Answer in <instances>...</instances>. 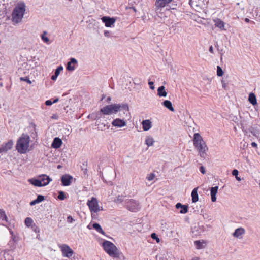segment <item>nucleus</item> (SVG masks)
<instances>
[{
  "mask_svg": "<svg viewBox=\"0 0 260 260\" xmlns=\"http://www.w3.org/2000/svg\"><path fill=\"white\" fill-rule=\"evenodd\" d=\"M47 34V32L45 31H44L43 33V34L41 35V39L43 40V41L46 43L49 44V38L46 36V35Z\"/></svg>",
  "mask_w": 260,
  "mask_h": 260,
  "instance_id": "nucleus-35",
  "label": "nucleus"
},
{
  "mask_svg": "<svg viewBox=\"0 0 260 260\" xmlns=\"http://www.w3.org/2000/svg\"><path fill=\"white\" fill-rule=\"evenodd\" d=\"M58 101V99L56 98L55 100H54V101L52 102V103H56Z\"/></svg>",
  "mask_w": 260,
  "mask_h": 260,
  "instance_id": "nucleus-56",
  "label": "nucleus"
},
{
  "mask_svg": "<svg viewBox=\"0 0 260 260\" xmlns=\"http://www.w3.org/2000/svg\"><path fill=\"white\" fill-rule=\"evenodd\" d=\"M26 10V5L24 2L20 1L18 2L12 13V21L14 24L20 23L24 16Z\"/></svg>",
  "mask_w": 260,
  "mask_h": 260,
  "instance_id": "nucleus-1",
  "label": "nucleus"
},
{
  "mask_svg": "<svg viewBox=\"0 0 260 260\" xmlns=\"http://www.w3.org/2000/svg\"><path fill=\"white\" fill-rule=\"evenodd\" d=\"M173 0H156L155 6L156 8H164Z\"/></svg>",
  "mask_w": 260,
  "mask_h": 260,
  "instance_id": "nucleus-17",
  "label": "nucleus"
},
{
  "mask_svg": "<svg viewBox=\"0 0 260 260\" xmlns=\"http://www.w3.org/2000/svg\"><path fill=\"white\" fill-rule=\"evenodd\" d=\"M214 25L221 30H226L225 23L220 19L216 18L213 20Z\"/></svg>",
  "mask_w": 260,
  "mask_h": 260,
  "instance_id": "nucleus-12",
  "label": "nucleus"
},
{
  "mask_svg": "<svg viewBox=\"0 0 260 260\" xmlns=\"http://www.w3.org/2000/svg\"><path fill=\"white\" fill-rule=\"evenodd\" d=\"M193 144L199 151L200 156L205 158L207 155L208 147L202 137L199 133H195L193 136Z\"/></svg>",
  "mask_w": 260,
  "mask_h": 260,
  "instance_id": "nucleus-3",
  "label": "nucleus"
},
{
  "mask_svg": "<svg viewBox=\"0 0 260 260\" xmlns=\"http://www.w3.org/2000/svg\"><path fill=\"white\" fill-rule=\"evenodd\" d=\"M102 246L110 256L114 258H119L120 253L117 247L111 242L104 240L102 244Z\"/></svg>",
  "mask_w": 260,
  "mask_h": 260,
  "instance_id": "nucleus-5",
  "label": "nucleus"
},
{
  "mask_svg": "<svg viewBox=\"0 0 260 260\" xmlns=\"http://www.w3.org/2000/svg\"><path fill=\"white\" fill-rule=\"evenodd\" d=\"M92 226L99 233L104 235L105 234V233L99 223H95L93 224Z\"/></svg>",
  "mask_w": 260,
  "mask_h": 260,
  "instance_id": "nucleus-33",
  "label": "nucleus"
},
{
  "mask_svg": "<svg viewBox=\"0 0 260 260\" xmlns=\"http://www.w3.org/2000/svg\"><path fill=\"white\" fill-rule=\"evenodd\" d=\"M154 142L155 141L152 137L150 136H146L145 140V144L147 145L148 147L153 146Z\"/></svg>",
  "mask_w": 260,
  "mask_h": 260,
  "instance_id": "nucleus-26",
  "label": "nucleus"
},
{
  "mask_svg": "<svg viewBox=\"0 0 260 260\" xmlns=\"http://www.w3.org/2000/svg\"><path fill=\"white\" fill-rule=\"evenodd\" d=\"M251 146L253 147H257V144L255 142H252Z\"/></svg>",
  "mask_w": 260,
  "mask_h": 260,
  "instance_id": "nucleus-52",
  "label": "nucleus"
},
{
  "mask_svg": "<svg viewBox=\"0 0 260 260\" xmlns=\"http://www.w3.org/2000/svg\"><path fill=\"white\" fill-rule=\"evenodd\" d=\"M38 178L43 186H46L52 181V179L45 174L39 175Z\"/></svg>",
  "mask_w": 260,
  "mask_h": 260,
  "instance_id": "nucleus-13",
  "label": "nucleus"
},
{
  "mask_svg": "<svg viewBox=\"0 0 260 260\" xmlns=\"http://www.w3.org/2000/svg\"><path fill=\"white\" fill-rule=\"evenodd\" d=\"M20 79L21 81H25L29 84H31V83H32L31 81L27 77H21L20 78Z\"/></svg>",
  "mask_w": 260,
  "mask_h": 260,
  "instance_id": "nucleus-43",
  "label": "nucleus"
},
{
  "mask_svg": "<svg viewBox=\"0 0 260 260\" xmlns=\"http://www.w3.org/2000/svg\"><path fill=\"white\" fill-rule=\"evenodd\" d=\"M118 111H122L125 114L126 112L128 111V105L127 104H114L107 105L101 108V112L106 115L116 114Z\"/></svg>",
  "mask_w": 260,
  "mask_h": 260,
  "instance_id": "nucleus-2",
  "label": "nucleus"
},
{
  "mask_svg": "<svg viewBox=\"0 0 260 260\" xmlns=\"http://www.w3.org/2000/svg\"><path fill=\"white\" fill-rule=\"evenodd\" d=\"M61 167V166L60 165H58V166H57V168H58V169H59V168H60Z\"/></svg>",
  "mask_w": 260,
  "mask_h": 260,
  "instance_id": "nucleus-63",
  "label": "nucleus"
},
{
  "mask_svg": "<svg viewBox=\"0 0 260 260\" xmlns=\"http://www.w3.org/2000/svg\"><path fill=\"white\" fill-rule=\"evenodd\" d=\"M209 50L212 53L213 52V47L212 46L210 47Z\"/></svg>",
  "mask_w": 260,
  "mask_h": 260,
  "instance_id": "nucleus-54",
  "label": "nucleus"
},
{
  "mask_svg": "<svg viewBox=\"0 0 260 260\" xmlns=\"http://www.w3.org/2000/svg\"><path fill=\"white\" fill-rule=\"evenodd\" d=\"M77 63V60L74 58H72L70 59V61L67 63V69L68 71H72L75 70V67L72 66V64H76Z\"/></svg>",
  "mask_w": 260,
  "mask_h": 260,
  "instance_id": "nucleus-23",
  "label": "nucleus"
},
{
  "mask_svg": "<svg viewBox=\"0 0 260 260\" xmlns=\"http://www.w3.org/2000/svg\"><path fill=\"white\" fill-rule=\"evenodd\" d=\"M124 200V197L122 196H118L114 200V202L117 204H120Z\"/></svg>",
  "mask_w": 260,
  "mask_h": 260,
  "instance_id": "nucleus-38",
  "label": "nucleus"
},
{
  "mask_svg": "<svg viewBox=\"0 0 260 260\" xmlns=\"http://www.w3.org/2000/svg\"><path fill=\"white\" fill-rule=\"evenodd\" d=\"M245 233V230L242 227L236 229L232 234V236L236 238L241 239Z\"/></svg>",
  "mask_w": 260,
  "mask_h": 260,
  "instance_id": "nucleus-10",
  "label": "nucleus"
},
{
  "mask_svg": "<svg viewBox=\"0 0 260 260\" xmlns=\"http://www.w3.org/2000/svg\"><path fill=\"white\" fill-rule=\"evenodd\" d=\"M194 245L197 249H203L206 245V242L204 240H196Z\"/></svg>",
  "mask_w": 260,
  "mask_h": 260,
  "instance_id": "nucleus-20",
  "label": "nucleus"
},
{
  "mask_svg": "<svg viewBox=\"0 0 260 260\" xmlns=\"http://www.w3.org/2000/svg\"><path fill=\"white\" fill-rule=\"evenodd\" d=\"M63 257L70 258L73 254V250L67 245L62 244L59 246Z\"/></svg>",
  "mask_w": 260,
  "mask_h": 260,
  "instance_id": "nucleus-8",
  "label": "nucleus"
},
{
  "mask_svg": "<svg viewBox=\"0 0 260 260\" xmlns=\"http://www.w3.org/2000/svg\"><path fill=\"white\" fill-rule=\"evenodd\" d=\"M33 222V220L31 218L27 217L25 219V224L27 226L29 227L31 225Z\"/></svg>",
  "mask_w": 260,
  "mask_h": 260,
  "instance_id": "nucleus-36",
  "label": "nucleus"
},
{
  "mask_svg": "<svg viewBox=\"0 0 260 260\" xmlns=\"http://www.w3.org/2000/svg\"><path fill=\"white\" fill-rule=\"evenodd\" d=\"M236 179L238 180V181H240L241 180V178H239L238 176H237V177H235Z\"/></svg>",
  "mask_w": 260,
  "mask_h": 260,
  "instance_id": "nucleus-59",
  "label": "nucleus"
},
{
  "mask_svg": "<svg viewBox=\"0 0 260 260\" xmlns=\"http://www.w3.org/2000/svg\"><path fill=\"white\" fill-rule=\"evenodd\" d=\"M57 77H58V76L54 73V75L52 76L51 79L53 80H55L56 79V78H57Z\"/></svg>",
  "mask_w": 260,
  "mask_h": 260,
  "instance_id": "nucleus-51",
  "label": "nucleus"
},
{
  "mask_svg": "<svg viewBox=\"0 0 260 260\" xmlns=\"http://www.w3.org/2000/svg\"><path fill=\"white\" fill-rule=\"evenodd\" d=\"M73 177L69 175H64L61 177V181L63 186H69L71 184V181Z\"/></svg>",
  "mask_w": 260,
  "mask_h": 260,
  "instance_id": "nucleus-15",
  "label": "nucleus"
},
{
  "mask_svg": "<svg viewBox=\"0 0 260 260\" xmlns=\"http://www.w3.org/2000/svg\"><path fill=\"white\" fill-rule=\"evenodd\" d=\"M111 124L116 128H122L126 126V123L124 119L117 118L112 121Z\"/></svg>",
  "mask_w": 260,
  "mask_h": 260,
  "instance_id": "nucleus-9",
  "label": "nucleus"
},
{
  "mask_svg": "<svg viewBox=\"0 0 260 260\" xmlns=\"http://www.w3.org/2000/svg\"><path fill=\"white\" fill-rule=\"evenodd\" d=\"M104 115H105L104 114V113L101 112V109L100 111L90 114L88 116V117L89 118H91V119H92L93 120H98L101 118H104Z\"/></svg>",
  "mask_w": 260,
  "mask_h": 260,
  "instance_id": "nucleus-14",
  "label": "nucleus"
},
{
  "mask_svg": "<svg viewBox=\"0 0 260 260\" xmlns=\"http://www.w3.org/2000/svg\"><path fill=\"white\" fill-rule=\"evenodd\" d=\"M148 84L150 85V88L152 90L154 89V86H153L154 83L152 81H149Z\"/></svg>",
  "mask_w": 260,
  "mask_h": 260,
  "instance_id": "nucleus-47",
  "label": "nucleus"
},
{
  "mask_svg": "<svg viewBox=\"0 0 260 260\" xmlns=\"http://www.w3.org/2000/svg\"><path fill=\"white\" fill-rule=\"evenodd\" d=\"M223 74V72L220 66L217 67V75L218 76H222Z\"/></svg>",
  "mask_w": 260,
  "mask_h": 260,
  "instance_id": "nucleus-39",
  "label": "nucleus"
},
{
  "mask_svg": "<svg viewBox=\"0 0 260 260\" xmlns=\"http://www.w3.org/2000/svg\"><path fill=\"white\" fill-rule=\"evenodd\" d=\"M0 220L5 221L6 222H8V219L7 217L5 211L3 210L0 209Z\"/></svg>",
  "mask_w": 260,
  "mask_h": 260,
  "instance_id": "nucleus-34",
  "label": "nucleus"
},
{
  "mask_svg": "<svg viewBox=\"0 0 260 260\" xmlns=\"http://www.w3.org/2000/svg\"><path fill=\"white\" fill-rule=\"evenodd\" d=\"M62 143V140L60 138L56 137L54 139L51 146L54 148L57 149L60 147Z\"/></svg>",
  "mask_w": 260,
  "mask_h": 260,
  "instance_id": "nucleus-19",
  "label": "nucleus"
},
{
  "mask_svg": "<svg viewBox=\"0 0 260 260\" xmlns=\"http://www.w3.org/2000/svg\"><path fill=\"white\" fill-rule=\"evenodd\" d=\"M111 100V97H108L107 99V102L109 103Z\"/></svg>",
  "mask_w": 260,
  "mask_h": 260,
  "instance_id": "nucleus-57",
  "label": "nucleus"
},
{
  "mask_svg": "<svg viewBox=\"0 0 260 260\" xmlns=\"http://www.w3.org/2000/svg\"><path fill=\"white\" fill-rule=\"evenodd\" d=\"M200 171L203 174H205V173H206L205 168L203 166L200 167Z\"/></svg>",
  "mask_w": 260,
  "mask_h": 260,
  "instance_id": "nucleus-48",
  "label": "nucleus"
},
{
  "mask_svg": "<svg viewBox=\"0 0 260 260\" xmlns=\"http://www.w3.org/2000/svg\"><path fill=\"white\" fill-rule=\"evenodd\" d=\"M155 177V175L153 173H150L149 174V175H148L147 177V180H148L149 181H151L152 180L154 179Z\"/></svg>",
  "mask_w": 260,
  "mask_h": 260,
  "instance_id": "nucleus-44",
  "label": "nucleus"
},
{
  "mask_svg": "<svg viewBox=\"0 0 260 260\" xmlns=\"http://www.w3.org/2000/svg\"><path fill=\"white\" fill-rule=\"evenodd\" d=\"M3 256L1 257V260H8V259H14L13 257L8 253V252L6 250H4L3 251Z\"/></svg>",
  "mask_w": 260,
  "mask_h": 260,
  "instance_id": "nucleus-32",
  "label": "nucleus"
},
{
  "mask_svg": "<svg viewBox=\"0 0 260 260\" xmlns=\"http://www.w3.org/2000/svg\"><path fill=\"white\" fill-rule=\"evenodd\" d=\"M238 173H239V172H238V171L237 170L234 169V170H233L232 173V175L233 176H235V177H237V176H238Z\"/></svg>",
  "mask_w": 260,
  "mask_h": 260,
  "instance_id": "nucleus-46",
  "label": "nucleus"
},
{
  "mask_svg": "<svg viewBox=\"0 0 260 260\" xmlns=\"http://www.w3.org/2000/svg\"><path fill=\"white\" fill-rule=\"evenodd\" d=\"M218 189V186H216L215 187H211L210 189L211 201L213 202H214L216 201V195Z\"/></svg>",
  "mask_w": 260,
  "mask_h": 260,
  "instance_id": "nucleus-22",
  "label": "nucleus"
},
{
  "mask_svg": "<svg viewBox=\"0 0 260 260\" xmlns=\"http://www.w3.org/2000/svg\"><path fill=\"white\" fill-rule=\"evenodd\" d=\"M3 150H2V147H0V153H2V152H3Z\"/></svg>",
  "mask_w": 260,
  "mask_h": 260,
  "instance_id": "nucleus-61",
  "label": "nucleus"
},
{
  "mask_svg": "<svg viewBox=\"0 0 260 260\" xmlns=\"http://www.w3.org/2000/svg\"><path fill=\"white\" fill-rule=\"evenodd\" d=\"M198 188H195L191 192L192 201L193 203H196L198 201Z\"/></svg>",
  "mask_w": 260,
  "mask_h": 260,
  "instance_id": "nucleus-30",
  "label": "nucleus"
},
{
  "mask_svg": "<svg viewBox=\"0 0 260 260\" xmlns=\"http://www.w3.org/2000/svg\"><path fill=\"white\" fill-rule=\"evenodd\" d=\"M104 34V36L106 37H109V36H110V32L109 31H107V30L105 31Z\"/></svg>",
  "mask_w": 260,
  "mask_h": 260,
  "instance_id": "nucleus-50",
  "label": "nucleus"
},
{
  "mask_svg": "<svg viewBox=\"0 0 260 260\" xmlns=\"http://www.w3.org/2000/svg\"><path fill=\"white\" fill-rule=\"evenodd\" d=\"M87 205L89 209L92 218L96 219L98 218V213L103 210V207L99 205L97 199L93 197L90 200L87 201Z\"/></svg>",
  "mask_w": 260,
  "mask_h": 260,
  "instance_id": "nucleus-6",
  "label": "nucleus"
},
{
  "mask_svg": "<svg viewBox=\"0 0 260 260\" xmlns=\"http://www.w3.org/2000/svg\"><path fill=\"white\" fill-rule=\"evenodd\" d=\"M13 145V141L12 140H10L7 143L2 145V150H3L4 152H6L12 148Z\"/></svg>",
  "mask_w": 260,
  "mask_h": 260,
  "instance_id": "nucleus-16",
  "label": "nucleus"
},
{
  "mask_svg": "<svg viewBox=\"0 0 260 260\" xmlns=\"http://www.w3.org/2000/svg\"><path fill=\"white\" fill-rule=\"evenodd\" d=\"M151 237L152 239H155L157 243H159L160 239L155 233L151 234Z\"/></svg>",
  "mask_w": 260,
  "mask_h": 260,
  "instance_id": "nucleus-41",
  "label": "nucleus"
},
{
  "mask_svg": "<svg viewBox=\"0 0 260 260\" xmlns=\"http://www.w3.org/2000/svg\"><path fill=\"white\" fill-rule=\"evenodd\" d=\"M252 133L253 134V135L254 136H255L256 137L258 136V132L253 131V132H252Z\"/></svg>",
  "mask_w": 260,
  "mask_h": 260,
  "instance_id": "nucleus-53",
  "label": "nucleus"
},
{
  "mask_svg": "<svg viewBox=\"0 0 260 260\" xmlns=\"http://www.w3.org/2000/svg\"><path fill=\"white\" fill-rule=\"evenodd\" d=\"M143 129L145 131H148L152 127L151 122L150 120H145L142 122Z\"/></svg>",
  "mask_w": 260,
  "mask_h": 260,
  "instance_id": "nucleus-21",
  "label": "nucleus"
},
{
  "mask_svg": "<svg viewBox=\"0 0 260 260\" xmlns=\"http://www.w3.org/2000/svg\"><path fill=\"white\" fill-rule=\"evenodd\" d=\"M119 115L120 116H121H121H122V114H121V113H120L119 114Z\"/></svg>",
  "mask_w": 260,
  "mask_h": 260,
  "instance_id": "nucleus-64",
  "label": "nucleus"
},
{
  "mask_svg": "<svg viewBox=\"0 0 260 260\" xmlns=\"http://www.w3.org/2000/svg\"><path fill=\"white\" fill-rule=\"evenodd\" d=\"M125 207L128 210L132 212H137L140 209L139 203L134 200H127Z\"/></svg>",
  "mask_w": 260,
  "mask_h": 260,
  "instance_id": "nucleus-7",
  "label": "nucleus"
},
{
  "mask_svg": "<svg viewBox=\"0 0 260 260\" xmlns=\"http://www.w3.org/2000/svg\"><path fill=\"white\" fill-rule=\"evenodd\" d=\"M30 138L27 135L22 134L18 139L16 148L20 154H25L28 150Z\"/></svg>",
  "mask_w": 260,
  "mask_h": 260,
  "instance_id": "nucleus-4",
  "label": "nucleus"
},
{
  "mask_svg": "<svg viewBox=\"0 0 260 260\" xmlns=\"http://www.w3.org/2000/svg\"><path fill=\"white\" fill-rule=\"evenodd\" d=\"M245 21L246 22H250V20L248 18H246L245 19Z\"/></svg>",
  "mask_w": 260,
  "mask_h": 260,
  "instance_id": "nucleus-58",
  "label": "nucleus"
},
{
  "mask_svg": "<svg viewBox=\"0 0 260 260\" xmlns=\"http://www.w3.org/2000/svg\"><path fill=\"white\" fill-rule=\"evenodd\" d=\"M52 102L51 101V100H47L46 102H45V104L47 106H50L52 104Z\"/></svg>",
  "mask_w": 260,
  "mask_h": 260,
  "instance_id": "nucleus-49",
  "label": "nucleus"
},
{
  "mask_svg": "<svg viewBox=\"0 0 260 260\" xmlns=\"http://www.w3.org/2000/svg\"><path fill=\"white\" fill-rule=\"evenodd\" d=\"M192 260H199V258L198 257H194L192 258Z\"/></svg>",
  "mask_w": 260,
  "mask_h": 260,
  "instance_id": "nucleus-60",
  "label": "nucleus"
},
{
  "mask_svg": "<svg viewBox=\"0 0 260 260\" xmlns=\"http://www.w3.org/2000/svg\"><path fill=\"white\" fill-rule=\"evenodd\" d=\"M132 9H133V10L135 11V12H136V9L134 7H132Z\"/></svg>",
  "mask_w": 260,
  "mask_h": 260,
  "instance_id": "nucleus-62",
  "label": "nucleus"
},
{
  "mask_svg": "<svg viewBox=\"0 0 260 260\" xmlns=\"http://www.w3.org/2000/svg\"><path fill=\"white\" fill-rule=\"evenodd\" d=\"M101 19L102 22L105 23V26L108 27H112L116 21V19L114 18L107 16L102 17Z\"/></svg>",
  "mask_w": 260,
  "mask_h": 260,
  "instance_id": "nucleus-11",
  "label": "nucleus"
},
{
  "mask_svg": "<svg viewBox=\"0 0 260 260\" xmlns=\"http://www.w3.org/2000/svg\"><path fill=\"white\" fill-rule=\"evenodd\" d=\"M58 199L60 200H63L65 199V194L63 191H60L59 192Z\"/></svg>",
  "mask_w": 260,
  "mask_h": 260,
  "instance_id": "nucleus-40",
  "label": "nucleus"
},
{
  "mask_svg": "<svg viewBox=\"0 0 260 260\" xmlns=\"http://www.w3.org/2000/svg\"><path fill=\"white\" fill-rule=\"evenodd\" d=\"M161 104L164 107H165L171 111H174V109L172 106V103L170 101L165 100Z\"/></svg>",
  "mask_w": 260,
  "mask_h": 260,
  "instance_id": "nucleus-28",
  "label": "nucleus"
},
{
  "mask_svg": "<svg viewBox=\"0 0 260 260\" xmlns=\"http://www.w3.org/2000/svg\"><path fill=\"white\" fill-rule=\"evenodd\" d=\"M28 182L32 185L37 187H42L43 185L41 184L39 179L31 178L28 179Z\"/></svg>",
  "mask_w": 260,
  "mask_h": 260,
  "instance_id": "nucleus-25",
  "label": "nucleus"
},
{
  "mask_svg": "<svg viewBox=\"0 0 260 260\" xmlns=\"http://www.w3.org/2000/svg\"><path fill=\"white\" fill-rule=\"evenodd\" d=\"M248 100L250 103L253 105H255L257 104V100L255 94L253 93H250L249 95Z\"/></svg>",
  "mask_w": 260,
  "mask_h": 260,
  "instance_id": "nucleus-31",
  "label": "nucleus"
},
{
  "mask_svg": "<svg viewBox=\"0 0 260 260\" xmlns=\"http://www.w3.org/2000/svg\"><path fill=\"white\" fill-rule=\"evenodd\" d=\"M157 95L159 97H166L167 95V92L165 90V87L164 86H160L157 89Z\"/></svg>",
  "mask_w": 260,
  "mask_h": 260,
  "instance_id": "nucleus-27",
  "label": "nucleus"
},
{
  "mask_svg": "<svg viewBox=\"0 0 260 260\" xmlns=\"http://www.w3.org/2000/svg\"><path fill=\"white\" fill-rule=\"evenodd\" d=\"M222 87H223V88H224L225 89H226V83H223V82H222Z\"/></svg>",
  "mask_w": 260,
  "mask_h": 260,
  "instance_id": "nucleus-55",
  "label": "nucleus"
},
{
  "mask_svg": "<svg viewBox=\"0 0 260 260\" xmlns=\"http://www.w3.org/2000/svg\"><path fill=\"white\" fill-rule=\"evenodd\" d=\"M63 67L61 66H59L55 71V74L58 76L60 74V71L63 70Z\"/></svg>",
  "mask_w": 260,
  "mask_h": 260,
  "instance_id": "nucleus-42",
  "label": "nucleus"
},
{
  "mask_svg": "<svg viewBox=\"0 0 260 260\" xmlns=\"http://www.w3.org/2000/svg\"><path fill=\"white\" fill-rule=\"evenodd\" d=\"M175 206L177 209H181L180 213L181 214H185L188 212V207L186 205H183L181 203H178Z\"/></svg>",
  "mask_w": 260,
  "mask_h": 260,
  "instance_id": "nucleus-24",
  "label": "nucleus"
},
{
  "mask_svg": "<svg viewBox=\"0 0 260 260\" xmlns=\"http://www.w3.org/2000/svg\"><path fill=\"white\" fill-rule=\"evenodd\" d=\"M173 223L171 222H162L161 223V228L162 231L172 232V229L173 228Z\"/></svg>",
  "mask_w": 260,
  "mask_h": 260,
  "instance_id": "nucleus-18",
  "label": "nucleus"
},
{
  "mask_svg": "<svg viewBox=\"0 0 260 260\" xmlns=\"http://www.w3.org/2000/svg\"><path fill=\"white\" fill-rule=\"evenodd\" d=\"M44 200V197L42 195H38L36 200L30 202V205L31 206H34L37 204L40 203Z\"/></svg>",
  "mask_w": 260,
  "mask_h": 260,
  "instance_id": "nucleus-29",
  "label": "nucleus"
},
{
  "mask_svg": "<svg viewBox=\"0 0 260 260\" xmlns=\"http://www.w3.org/2000/svg\"><path fill=\"white\" fill-rule=\"evenodd\" d=\"M67 221L70 223H72L73 221H74V219L71 216H69L67 217Z\"/></svg>",
  "mask_w": 260,
  "mask_h": 260,
  "instance_id": "nucleus-45",
  "label": "nucleus"
},
{
  "mask_svg": "<svg viewBox=\"0 0 260 260\" xmlns=\"http://www.w3.org/2000/svg\"><path fill=\"white\" fill-rule=\"evenodd\" d=\"M198 3V5L203 7L207 5L208 1V0H198L196 1Z\"/></svg>",
  "mask_w": 260,
  "mask_h": 260,
  "instance_id": "nucleus-37",
  "label": "nucleus"
}]
</instances>
